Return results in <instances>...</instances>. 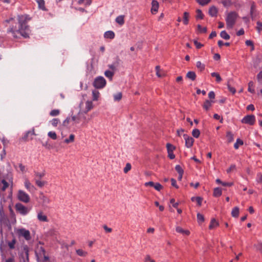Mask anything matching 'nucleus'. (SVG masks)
<instances>
[{"label": "nucleus", "instance_id": "1", "mask_svg": "<svg viewBox=\"0 0 262 262\" xmlns=\"http://www.w3.org/2000/svg\"><path fill=\"white\" fill-rule=\"evenodd\" d=\"M17 20L18 27H10L8 30V32L11 33L14 38H17L18 34L25 38L29 37L30 30L27 23L30 20V18L27 15H21L17 16Z\"/></svg>", "mask_w": 262, "mask_h": 262}, {"label": "nucleus", "instance_id": "2", "mask_svg": "<svg viewBox=\"0 0 262 262\" xmlns=\"http://www.w3.org/2000/svg\"><path fill=\"white\" fill-rule=\"evenodd\" d=\"M238 17V13L235 11H231L227 14L225 19L227 29L233 28Z\"/></svg>", "mask_w": 262, "mask_h": 262}, {"label": "nucleus", "instance_id": "3", "mask_svg": "<svg viewBox=\"0 0 262 262\" xmlns=\"http://www.w3.org/2000/svg\"><path fill=\"white\" fill-rule=\"evenodd\" d=\"M106 84L105 79L102 76H98L96 77L94 82L93 86L96 89H102Z\"/></svg>", "mask_w": 262, "mask_h": 262}, {"label": "nucleus", "instance_id": "4", "mask_svg": "<svg viewBox=\"0 0 262 262\" xmlns=\"http://www.w3.org/2000/svg\"><path fill=\"white\" fill-rule=\"evenodd\" d=\"M15 208L16 212L22 215H26L30 211L28 208L19 203L16 204Z\"/></svg>", "mask_w": 262, "mask_h": 262}, {"label": "nucleus", "instance_id": "5", "mask_svg": "<svg viewBox=\"0 0 262 262\" xmlns=\"http://www.w3.org/2000/svg\"><path fill=\"white\" fill-rule=\"evenodd\" d=\"M17 197L19 201L27 203L30 202L29 195L23 190H19L17 194Z\"/></svg>", "mask_w": 262, "mask_h": 262}, {"label": "nucleus", "instance_id": "6", "mask_svg": "<svg viewBox=\"0 0 262 262\" xmlns=\"http://www.w3.org/2000/svg\"><path fill=\"white\" fill-rule=\"evenodd\" d=\"M243 123L253 125L255 122V117L253 115H249L245 116L242 120Z\"/></svg>", "mask_w": 262, "mask_h": 262}, {"label": "nucleus", "instance_id": "7", "mask_svg": "<svg viewBox=\"0 0 262 262\" xmlns=\"http://www.w3.org/2000/svg\"><path fill=\"white\" fill-rule=\"evenodd\" d=\"M39 199L43 206H47L50 203V199L42 192L39 193Z\"/></svg>", "mask_w": 262, "mask_h": 262}, {"label": "nucleus", "instance_id": "8", "mask_svg": "<svg viewBox=\"0 0 262 262\" xmlns=\"http://www.w3.org/2000/svg\"><path fill=\"white\" fill-rule=\"evenodd\" d=\"M250 15L252 20H254L257 15L256 6L254 2L251 3Z\"/></svg>", "mask_w": 262, "mask_h": 262}, {"label": "nucleus", "instance_id": "9", "mask_svg": "<svg viewBox=\"0 0 262 262\" xmlns=\"http://www.w3.org/2000/svg\"><path fill=\"white\" fill-rule=\"evenodd\" d=\"M184 138L185 140V145L187 147H191L194 142V139L190 137H188L187 135H184Z\"/></svg>", "mask_w": 262, "mask_h": 262}, {"label": "nucleus", "instance_id": "10", "mask_svg": "<svg viewBox=\"0 0 262 262\" xmlns=\"http://www.w3.org/2000/svg\"><path fill=\"white\" fill-rule=\"evenodd\" d=\"M159 7V3L156 0H152L151 2V13L153 14H155L158 11Z\"/></svg>", "mask_w": 262, "mask_h": 262}, {"label": "nucleus", "instance_id": "11", "mask_svg": "<svg viewBox=\"0 0 262 262\" xmlns=\"http://www.w3.org/2000/svg\"><path fill=\"white\" fill-rule=\"evenodd\" d=\"M32 135H35L34 129H33L31 131H28L24 135V136L22 137L21 139L24 141H27L29 140H32L33 139V137H31L30 138L29 137L30 136H31Z\"/></svg>", "mask_w": 262, "mask_h": 262}, {"label": "nucleus", "instance_id": "12", "mask_svg": "<svg viewBox=\"0 0 262 262\" xmlns=\"http://www.w3.org/2000/svg\"><path fill=\"white\" fill-rule=\"evenodd\" d=\"M24 184L26 188L29 191H33L35 190L34 186L31 184L28 180H26Z\"/></svg>", "mask_w": 262, "mask_h": 262}, {"label": "nucleus", "instance_id": "13", "mask_svg": "<svg viewBox=\"0 0 262 262\" xmlns=\"http://www.w3.org/2000/svg\"><path fill=\"white\" fill-rule=\"evenodd\" d=\"M37 219L41 222H48L47 216L41 211L38 213Z\"/></svg>", "mask_w": 262, "mask_h": 262}, {"label": "nucleus", "instance_id": "14", "mask_svg": "<svg viewBox=\"0 0 262 262\" xmlns=\"http://www.w3.org/2000/svg\"><path fill=\"white\" fill-rule=\"evenodd\" d=\"M19 234L23 235L27 240H29L31 238L29 230H19Z\"/></svg>", "mask_w": 262, "mask_h": 262}, {"label": "nucleus", "instance_id": "15", "mask_svg": "<svg viewBox=\"0 0 262 262\" xmlns=\"http://www.w3.org/2000/svg\"><path fill=\"white\" fill-rule=\"evenodd\" d=\"M93 107V104L92 101H87L85 103V110L83 112L84 114H86Z\"/></svg>", "mask_w": 262, "mask_h": 262}, {"label": "nucleus", "instance_id": "16", "mask_svg": "<svg viewBox=\"0 0 262 262\" xmlns=\"http://www.w3.org/2000/svg\"><path fill=\"white\" fill-rule=\"evenodd\" d=\"M189 17V13L188 12H185L183 13V23L184 25H187L188 24Z\"/></svg>", "mask_w": 262, "mask_h": 262}, {"label": "nucleus", "instance_id": "17", "mask_svg": "<svg viewBox=\"0 0 262 262\" xmlns=\"http://www.w3.org/2000/svg\"><path fill=\"white\" fill-rule=\"evenodd\" d=\"M104 37L105 38L113 39L115 37V33L113 31H108L104 33Z\"/></svg>", "mask_w": 262, "mask_h": 262}, {"label": "nucleus", "instance_id": "18", "mask_svg": "<svg viewBox=\"0 0 262 262\" xmlns=\"http://www.w3.org/2000/svg\"><path fill=\"white\" fill-rule=\"evenodd\" d=\"M217 13V9L214 6H212L209 10V14L210 16L213 17L215 16Z\"/></svg>", "mask_w": 262, "mask_h": 262}, {"label": "nucleus", "instance_id": "19", "mask_svg": "<svg viewBox=\"0 0 262 262\" xmlns=\"http://www.w3.org/2000/svg\"><path fill=\"white\" fill-rule=\"evenodd\" d=\"M196 77V76L195 72L192 71H189L186 74V77L192 81H194Z\"/></svg>", "mask_w": 262, "mask_h": 262}, {"label": "nucleus", "instance_id": "20", "mask_svg": "<svg viewBox=\"0 0 262 262\" xmlns=\"http://www.w3.org/2000/svg\"><path fill=\"white\" fill-rule=\"evenodd\" d=\"M219 223L218 222L214 219H213L211 220L210 225H209V228H215L219 227Z\"/></svg>", "mask_w": 262, "mask_h": 262}, {"label": "nucleus", "instance_id": "21", "mask_svg": "<svg viewBox=\"0 0 262 262\" xmlns=\"http://www.w3.org/2000/svg\"><path fill=\"white\" fill-rule=\"evenodd\" d=\"M124 16L119 15L116 18V21L120 25H123L124 24Z\"/></svg>", "mask_w": 262, "mask_h": 262}, {"label": "nucleus", "instance_id": "22", "mask_svg": "<svg viewBox=\"0 0 262 262\" xmlns=\"http://www.w3.org/2000/svg\"><path fill=\"white\" fill-rule=\"evenodd\" d=\"M226 137L228 143H231L234 140V135L230 131L227 132Z\"/></svg>", "mask_w": 262, "mask_h": 262}, {"label": "nucleus", "instance_id": "23", "mask_svg": "<svg viewBox=\"0 0 262 262\" xmlns=\"http://www.w3.org/2000/svg\"><path fill=\"white\" fill-rule=\"evenodd\" d=\"M222 192L221 188L219 187L215 188L213 190V196L219 197L222 195Z\"/></svg>", "mask_w": 262, "mask_h": 262}, {"label": "nucleus", "instance_id": "24", "mask_svg": "<svg viewBox=\"0 0 262 262\" xmlns=\"http://www.w3.org/2000/svg\"><path fill=\"white\" fill-rule=\"evenodd\" d=\"M212 102H213V101H209V100H206L204 102V104H203V108H204L205 110H206V111L208 110H209V108L211 107V103H212Z\"/></svg>", "mask_w": 262, "mask_h": 262}, {"label": "nucleus", "instance_id": "25", "mask_svg": "<svg viewBox=\"0 0 262 262\" xmlns=\"http://www.w3.org/2000/svg\"><path fill=\"white\" fill-rule=\"evenodd\" d=\"M232 216L234 217H237L239 214V208L237 207H235L233 208L231 212Z\"/></svg>", "mask_w": 262, "mask_h": 262}, {"label": "nucleus", "instance_id": "26", "mask_svg": "<svg viewBox=\"0 0 262 262\" xmlns=\"http://www.w3.org/2000/svg\"><path fill=\"white\" fill-rule=\"evenodd\" d=\"M211 75L212 77H215L216 78V81L217 83L220 82L222 80V78L221 77L220 74L218 73L213 72L211 73Z\"/></svg>", "mask_w": 262, "mask_h": 262}, {"label": "nucleus", "instance_id": "27", "mask_svg": "<svg viewBox=\"0 0 262 262\" xmlns=\"http://www.w3.org/2000/svg\"><path fill=\"white\" fill-rule=\"evenodd\" d=\"M196 68L199 69L201 72H202L205 70V66L200 61H198L196 63Z\"/></svg>", "mask_w": 262, "mask_h": 262}, {"label": "nucleus", "instance_id": "28", "mask_svg": "<svg viewBox=\"0 0 262 262\" xmlns=\"http://www.w3.org/2000/svg\"><path fill=\"white\" fill-rule=\"evenodd\" d=\"M248 90L251 93L254 94L255 93V90L254 89V82L253 81H250L248 83Z\"/></svg>", "mask_w": 262, "mask_h": 262}, {"label": "nucleus", "instance_id": "29", "mask_svg": "<svg viewBox=\"0 0 262 262\" xmlns=\"http://www.w3.org/2000/svg\"><path fill=\"white\" fill-rule=\"evenodd\" d=\"M191 201L192 202H196V203H198V205L199 206H201V204H202V198L200 197V196H196V197H192L191 199Z\"/></svg>", "mask_w": 262, "mask_h": 262}, {"label": "nucleus", "instance_id": "30", "mask_svg": "<svg viewBox=\"0 0 262 262\" xmlns=\"http://www.w3.org/2000/svg\"><path fill=\"white\" fill-rule=\"evenodd\" d=\"M35 179H40L45 176V171H43L42 172H39L35 171Z\"/></svg>", "mask_w": 262, "mask_h": 262}, {"label": "nucleus", "instance_id": "31", "mask_svg": "<svg viewBox=\"0 0 262 262\" xmlns=\"http://www.w3.org/2000/svg\"><path fill=\"white\" fill-rule=\"evenodd\" d=\"M156 74L159 77H161L163 76H164V73L160 69V67L159 66H156Z\"/></svg>", "mask_w": 262, "mask_h": 262}, {"label": "nucleus", "instance_id": "32", "mask_svg": "<svg viewBox=\"0 0 262 262\" xmlns=\"http://www.w3.org/2000/svg\"><path fill=\"white\" fill-rule=\"evenodd\" d=\"M75 136L73 134H71L70 137L68 139H66L64 141V143L69 144L70 143L73 142L74 141Z\"/></svg>", "mask_w": 262, "mask_h": 262}, {"label": "nucleus", "instance_id": "33", "mask_svg": "<svg viewBox=\"0 0 262 262\" xmlns=\"http://www.w3.org/2000/svg\"><path fill=\"white\" fill-rule=\"evenodd\" d=\"M37 3H38V7L43 10H46V8H45V1L44 0H38L37 1Z\"/></svg>", "mask_w": 262, "mask_h": 262}, {"label": "nucleus", "instance_id": "34", "mask_svg": "<svg viewBox=\"0 0 262 262\" xmlns=\"http://www.w3.org/2000/svg\"><path fill=\"white\" fill-rule=\"evenodd\" d=\"M77 255L80 256H85L88 254V252L82 250V249H77L76 250Z\"/></svg>", "mask_w": 262, "mask_h": 262}, {"label": "nucleus", "instance_id": "35", "mask_svg": "<svg viewBox=\"0 0 262 262\" xmlns=\"http://www.w3.org/2000/svg\"><path fill=\"white\" fill-rule=\"evenodd\" d=\"M220 36L222 38L228 40L230 39V36L228 35L225 31H222L220 33Z\"/></svg>", "mask_w": 262, "mask_h": 262}, {"label": "nucleus", "instance_id": "36", "mask_svg": "<svg viewBox=\"0 0 262 262\" xmlns=\"http://www.w3.org/2000/svg\"><path fill=\"white\" fill-rule=\"evenodd\" d=\"M2 184L3 185L2 188H1V189L3 191H5L6 190V189L9 186V184L8 183V182L5 180H3L2 181Z\"/></svg>", "mask_w": 262, "mask_h": 262}, {"label": "nucleus", "instance_id": "37", "mask_svg": "<svg viewBox=\"0 0 262 262\" xmlns=\"http://www.w3.org/2000/svg\"><path fill=\"white\" fill-rule=\"evenodd\" d=\"M93 94V100L96 101L98 100L99 96V92L97 90H94L92 92Z\"/></svg>", "mask_w": 262, "mask_h": 262}, {"label": "nucleus", "instance_id": "38", "mask_svg": "<svg viewBox=\"0 0 262 262\" xmlns=\"http://www.w3.org/2000/svg\"><path fill=\"white\" fill-rule=\"evenodd\" d=\"M243 141L239 139H237L236 140V142L234 144V147L235 149H237L238 148L239 145H242L243 144Z\"/></svg>", "mask_w": 262, "mask_h": 262}, {"label": "nucleus", "instance_id": "39", "mask_svg": "<svg viewBox=\"0 0 262 262\" xmlns=\"http://www.w3.org/2000/svg\"><path fill=\"white\" fill-rule=\"evenodd\" d=\"M36 184L39 187H42L46 182L45 181H41L39 179H35Z\"/></svg>", "mask_w": 262, "mask_h": 262}, {"label": "nucleus", "instance_id": "40", "mask_svg": "<svg viewBox=\"0 0 262 262\" xmlns=\"http://www.w3.org/2000/svg\"><path fill=\"white\" fill-rule=\"evenodd\" d=\"M122 97V93L119 92L114 95V99L115 101H118L121 99Z\"/></svg>", "mask_w": 262, "mask_h": 262}, {"label": "nucleus", "instance_id": "41", "mask_svg": "<svg viewBox=\"0 0 262 262\" xmlns=\"http://www.w3.org/2000/svg\"><path fill=\"white\" fill-rule=\"evenodd\" d=\"M59 123L60 120L58 118H54L51 121V123L54 127H56Z\"/></svg>", "mask_w": 262, "mask_h": 262}, {"label": "nucleus", "instance_id": "42", "mask_svg": "<svg viewBox=\"0 0 262 262\" xmlns=\"http://www.w3.org/2000/svg\"><path fill=\"white\" fill-rule=\"evenodd\" d=\"M78 3L79 4H84L85 6H89L91 4L92 2L90 0H79Z\"/></svg>", "mask_w": 262, "mask_h": 262}, {"label": "nucleus", "instance_id": "43", "mask_svg": "<svg viewBox=\"0 0 262 262\" xmlns=\"http://www.w3.org/2000/svg\"><path fill=\"white\" fill-rule=\"evenodd\" d=\"M166 148L168 152L173 151L175 149V147L170 143H167Z\"/></svg>", "mask_w": 262, "mask_h": 262}, {"label": "nucleus", "instance_id": "44", "mask_svg": "<svg viewBox=\"0 0 262 262\" xmlns=\"http://www.w3.org/2000/svg\"><path fill=\"white\" fill-rule=\"evenodd\" d=\"M192 135L194 138H198L200 135V130L198 129H194L192 132Z\"/></svg>", "mask_w": 262, "mask_h": 262}, {"label": "nucleus", "instance_id": "45", "mask_svg": "<svg viewBox=\"0 0 262 262\" xmlns=\"http://www.w3.org/2000/svg\"><path fill=\"white\" fill-rule=\"evenodd\" d=\"M48 136L53 140H56L57 139V135L54 132H49L48 133Z\"/></svg>", "mask_w": 262, "mask_h": 262}, {"label": "nucleus", "instance_id": "46", "mask_svg": "<svg viewBox=\"0 0 262 262\" xmlns=\"http://www.w3.org/2000/svg\"><path fill=\"white\" fill-rule=\"evenodd\" d=\"M132 168V165L130 163H127L126 164L125 167L123 169V171L125 173H127Z\"/></svg>", "mask_w": 262, "mask_h": 262}, {"label": "nucleus", "instance_id": "47", "mask_svg": "<svg viewBox=\"0 0 262 262\" xmlns=\"http://www.w3.org/2000/svg\"><path fill=\"white\" fill-rule=\"evenodd\" d=\"M198 31L200 33H206L207 32V28L206 27H202V26L200 25H198L197 26Z\"/></svg>", "mask_w": 262, "mask_h": 262}, {"label": "nucleus", "instance_id": "48", "mask_svg": "<svg viewBox=\"0 0 262 262\" xmlns=\"http://www.w3.org/2000/svg\"><path fill=\"white\" fill-rule=\"evenodd\" d=\"M197 220L199 224L203 223L204 221V216L201 213L197 214Z\"/></svg>", "mask_w": 262, "mask_h": 262}, {"label": "nucleus", "instance_id": "49", "mask_svg": "<svg viewBox=\"0 0 262 262\" xmlns=\"http://www.w3.org/2000/svg\"><path fill=\"white\" fill-rule=\"evenodd\" d=\"M104 75L106 77L112 79L114 75V73L110 71H106L104 73Z\"/></svg>", "mask_w": 262, "mask_h": 262}, {"label": "nucleus", "instance_id": "50", "mask_svg": "<svg viewBox=\"0 0 262 262\" xmlns=\"http://www.w3.org/2000/svg\"><path fill=\"white\" fill-rule=\"evenodd\" d=\"M59 113L60 111L59 110H53L50 112V115L51 116H57Z\"/></svg>", "mask_w": 262, "mask_h": 262}, {"label": "nucleus", "instance_id": "51", "mask_svg": "<svg viewBox=\"0 0 262 262\" xmlns=\"http://www.w3.org/2000/svg\"><path fill=\"white\" fill-rule=\"evenodd\" d=\"M176 170L178 172L179 174H181L184 173V170L181 167V166L179 165H177L175 167Z\"/></svg>", "mask_w": 262, "mask_h": 262}, {"label": "nucleus", "instance_id": "52", "mask_svg": "<svg viewBox=\"0 0 262 262\" xmlns=\"http://www.w3.org/2000/svg\"><path fill=\"white\" fill-rule=\"evenodd\" d=\"M211 0H196V2L202 6L208 4Z\"/></svg>", "mask_w": 262, "mask_h": 262}, {"label": "nucleus", "instance_id": "53", "mask_svg": "<svg viewBox=\"0 0 262 262\" xmlns=\"http://www.w3.org/2000/svg\"><path fill=\"white\" fill-rule=\"evenodd\" d=\"M196 13H197V14L196 15V18H200V19H203V18L204 15L202 13V12L201 10L198 9L196 10Z\"/></svg>", "mask_w": 262, "mask_h": 262}, {"label": "nucleus", "instance_id": "54", "mask_svg": "<svg viewBox=\"0 0 262 262\" xmlns=\"http://www.w3.org/2000/svg\"><path fill=\"white\" fill-rule=\"evenodd\" d=\"M256 30L258 32H260L262 31V23L260 21H258L256 23Z\"/></svg>", "mask_w": 262, "mask_h": 262}, {"label": "nucleus", "instance_id": "55", "mask_svg": "<svg viewBox=\"0 0 262 262\" xmlns=\"http://www.w3.org/2000/svg\"><path fill=\"white\" fill-rule=\"evenodd\" d=\"M257 79L258 82L262 84V70L257 74Z\"/></svg>", "mask_w": 262, "mask_h": 262}, {"label": "nucleus", "instance_id": "56", "mask_svg": "<svg viewBox=\"0 0 262 262\" xmlns=\"http://www.w3.org/2000/svg\"><path fill=\"white\" fill-rule=\"evenodd\" d=\"M254 247L262 253V243H258L257 244L254 245Z\"/></svg>", "mask_w": 262, "mask_h": 262}, {"label": "nucleus", "instance_id": "57", "mask_svg": "<svg viewBox=\"0 0 262 262\" xmlns=\"http://www.w3.org/2000/svg\"><path fill=\"white\" fill-rule=\"evenodd\" d=\"M154 187L157 191H160L163 188V186L159 183H156Z\"/></svg>", "mask_w": 262, "mask_h": 262}, {"label": "nucleus", "instance_id": "58", "mask_svg": "<svg viewBox=\"0 0 262 262\" xmlns=\"http://www.w3.org/2000/svg\"><path fill=\"white\" fill-rule=\"evenodd\" d=\"M42 251L43 255V262H50L49 258L48 256L45 255V251L43 249H42Z\"/></svg>", "mask_w": 262, "mask_h": 262}, {"label": "nucleus", "instance_id": "59", "mask_svg": "<svg viewBox=\"0 0 262 262\" xmlns=\"http://www.w3.org/2000/svg\"><path fill=\"white\" fill-rule=\"evenodd\" d=\"M256 181L258 183H262V173H257L256 176Z\"/></svg>", "mask_w": 262, "mask_h": 262}, {"label": "nucleus", "instance_id": "60", "mask_svg": "<svg viewBox=\"0 0 262 262\" xmlns=\"http://www.w3.org/2000/svg\"><path fill=\"white\" fill-rule=\"evenodd\" d=\"M71 120L74 121L75 123H79V117L76 116H72L71 119Z\"/></svg>", "mask_w": 262, "mask_h": 262}, {"label": "nucleus", "instance_id": "61", "mask_svg": "<svg viewBox=\"0 0 262 262\" xmlns=\"http://www.w3.org/2000/svg\"><path fill=\"white\" fill-rule=\"evenodd\" d=\"M71 121V118H67L62 122V125L64 126H67L70 122Z\"/></svg>", "mask_w": 262, "mask_h": 262}, {"label": "nucleus", "instance_id": "62", "mask_svg": "<svg viewBox=\"0 0 262 262\" xmlns=\"http://www.w3.org/2000/svg\"><path fill=\"white\" fill-rule=\"evenodd\" d=\"M15 243H16V241L14 239H13L11 242H9L8 243V246H9V248L11 249H14Z\"/></svg>", "mask_w": 262, "mask_h": 262}, {"label": "nucleus", "instance_id": "63", "mask_svg": "<svg viewBox=\"0 0 262 262\" xmlns=\"http://www.w3.org/2000/svg\"><path fill=\"white\" fill-rule=\"evenodd\" d=\"M145 262H155L154 259H152L150 258L149 255H147L144 259Z\"/></svg>", "mask_w": 262, "mask_h": 262}, {"label": "nucleus", "instance_id": "64", "mask_svg": "<svg viewBox=\"0 0 262 262\" xmlns=\"http://www.w3.org/2000/svg\"><path fill=\"white\" fill-rule=\"evenodd\" d=\"M236 168V166L234 164H233V165H231L230 166V167L227 170V173H230L231 172V171H233L234 170H235Z\"/></svg>", "mask_w": 262, "mask_h": 262}]
</instances>
